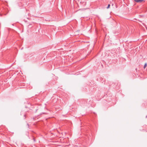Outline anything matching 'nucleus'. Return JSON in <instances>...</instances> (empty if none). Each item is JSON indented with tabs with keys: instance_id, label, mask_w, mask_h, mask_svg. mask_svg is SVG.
I'll use <instances>...</instances> for the list:
<instances>
[{
	"instance_id": "f257e3e1",
	"label": "nucleus",
	"mask_w": 147,
	"mask_h": 147,
	"mask_svg": "<svg viewBox=\"0 0 147 147\" xmlns=\"http://www.w3.org/2000/svg\"><path fill=\"white\" fill-rule=\"evenodd\" d=\"M134 1L137 2H141L143 1V0H134Z\"/></svg>"
},
{
	"instance_id": "f03ea898",
	"label": "nucleus",
	"mask_w": 147,
	"mask_h": 147,
	"mask_svg": "<svg viewBox=\"0 0 147 147\" xmlns=\"http://www.w3.org/2000/svg\"><path fill=\"white\" fill-rule=\"evenodd\" d=\"M146 66H147V64H146V63L144 65V69H145V68L146 67Z\"/></svg>"
},
{
	"instance_id": "7ed1b4c3",
	"label": "nucleus",
	"mask_w": 147,
	"mask_h": 147,
	"mask_svg": "<svg viewBox=\"0 0 147 147\" xmlns=\"http://www.w3.org/2000/svg\"><path fill=\"white\" fill-rule=\"evenodd\" d=\"M110 4H109L107 7V9H108L109 8V7H110Z\"/></svg>"
},
{
	"instance_id": "20e7f679",
	"label": "nucleus",
	"mask_w": 147,
	"mask_h": 147,
	"mask_svg": "<svg viewBox=\"0 0 147 147\" xmlns=\"http://www.w3.org/2000/svg\"><path fill=\"white\" fill-rule=\"evenodd\" d=\"M24 119H25L26 118V117H25V115H24Z\"/></svg>"
},
{
	"instance_id": "39448f33",
	"label": "nucleus",
	"mask_w": 147,
	"mask_h": 147,
	"mask_svg": "<svg viewBox=\"0 0 147 147\" xmlns=\"http://www.w3.org/2000/svg\"><path fill=\"white\" fill-rule=\"evenodd\" d=\"M20 3H21L20 2V3H19V5H20Z\"/></svg>"
}]
</instances>
